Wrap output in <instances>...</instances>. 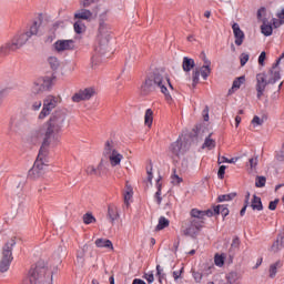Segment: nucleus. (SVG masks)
I'll list each match as a JSON object with an SVG mask.
<instances>
[{
    "instance_id": "nucleus-1",
    "label": "nucleus",
    "mask_w": 284,
    "mask_h": 284,
    "mask_svg": "<svg viewBox=\"0 0 284 284\" xmlns=\"http://www.w3.org/2000/svg\"><path fill=\"white\" fill-rule=\"evenodd\" d=\"M67 116L68 114L62 109H57L52 112L43 128L31 133L33 143H37L41 138H43L41 145L44 148H50L52 141L54 143L59 142V134H61V132H63V128H65Z\"/></svg>"
},
{
    "instance_id": "nucleus-2",
    "label": "nucleus",
    "mask_w": 284,
    "mask_h": 284,
    "mask_svg": "<svg viewBox=\"0 0 284 284\" xmlns=\"http://www.w3.org/2000/svg\"><path fill=\"white\" fill-rule=\"evenodd\" d=\"M168 85L171 90H174V87L172 85V82H170V78H168L165 71L162 69H154L148 73L141 85V92L148 97V94H152V92L160 90V92L164 94L165 101H168V103H172V95L170 94V91H168Z\"/></svg>"
},
{
    "instance_id": "nucleus-3",
    "label": "nucleus",
    "mask_w": 284,
    "mask_h": 284,
    "mask_svg": "<svg viewBox=\"0 0 284 284\" xmlns=\"http://www.w3.org/2000/svg\"><path fill=\"white\" fill-rule=\"evenodd\" d=\"M37 34H39V22L33 21L32 26L28 31L14 36L10 42L0 47V59L3 57H8V54H10L11 52L23 48V45H26V43H28V41L32 37H37Z\"/></svg>"
},
{
    "instance_id": "nucleus-4",
    "label": "nucleus",
    "mask_w": 284,
    "mask_h": 284,
    "mask_svg": "<svg viewBox=\"0 0 284 284\" xmlns=\"http://www.w3.org/2000/svg\"><path fill=\"white\" fill-rule=\"evenodd\" d=\"M48 150L49 146L41 144L38 156L33 163V166L28 172L29 181H37L44 174V165H48Z\"/></svg>"
},
{
    "instance_id": "nucleus-5",
    "label": "nucleus",
    "mask_w": 284,
    "mask_h": 284,
    "mask_svg": "<svg viewBox=\"0 0 284 284\" xmlns=\"http://www.w3.org/2000/svg\"><path fill=\"white\" fill-rule=\"evenodd\" d=\"M48 275V266L45 262L39 261L28 272V275L22 280L21 284H39Z\"/></svg>"
},
{
    "instance_id": "nucleus-6",
    "label": "nucleus",
    "mask_w": 284,
    "mask_h": 284,
    "mask_svg": "<svg viewBox=\"0 0 284 284\" xmlns=\"http://www.w3.org/2000/svg\"><path fill=\"white\" fill-rule=\"evenodd\" d=\"M16 245H17V237H11L3 244L2 257L0 260L1 274H6V272L10 270V265H12V261H14V256H12V250H14Z\"/></svg>"
},
{
    "instance_id": "nucleus-7",
    "label": "nucleus",
    "mask_w": 284,
    "mask_h": 284,
    "mask_svg": "<svg viewBox=\"0 0 284 284\" xmlns=\"http://www.w3.org/2000/svg\"><path fill=\"white\" fill-rule=\"evenodd\" d=\"M110 24L105 23V20L103 18H100L99 20V29H98V45L95 47L97 52H101V50H105L108 48V44L110 43Z\"/></svg>"
},
{
    "instance_id": "nucleus-8",
    "label": "nucleus",
    "mask_w": 284,
    "mask_h": 284,
    "mask_svg": "<svg viewBox=\"0 0 284 284\" xmlns=\"http://www.w3.org/2000/svg\"><path fill=\"white\" fill-rule=\"evenodd\" d=\"M57 105H59V98L54 95H48L43 100V106L41 112L39 113L38 119L43 120L45 119V116H50V112H52L54 108H57Z\"/></svg>"
},
{
    "instance_id": "nucleus-9",
    "label": "nucleus",
    "mask_w": 284,
    "mask_h": 284,
    "mask_svg": "<svg viewBox=\"0 0 284 284\" xmlns=\"http://www.w3.org/2000/svg\"><path fill=\"white\" fill-rule=\"evenodd\" d=\"M57 79V75L54 73L52 75H45L41 81H37L33 83V87L31 89L33 94H40V92H44V90H50L52 88V81Z\"/></svg>"
},
{
    "instance_id": "nucleus-10",
    "label": "nucleus",
    "mask_w": 284,
    "mask_h": 284,
    "mask_svg": "<svg viewBox=\"0 0 284 284\" xmlns=\"http://www.w3.org/2000/svg\"><path fill=\"white\" fill-rule=\"evenodd\" d=\"M270 84V80L267 79V73L262 72L256 74V84L255 90L257 92L256 98L261 99L265 92V88H267Z\"/></svg>"
},
{
    "instance_id": "nucleus-11",
    "label": "nucleus",
    "mask_w": 284,
    "mask_h": 284,
    "mask_svg": "<svg viewBox=\"0 0 284 284\" xmlns=\"http://www.w3.org/2000/svg\"><path fill=\"white\" fill-rule=\"evenodd\" d=\"M94 88H87L84 90H80L75 94L72 95L73 103H81V101H90L91 98L94 97Z\"/></svg>"
},
{
    "instance_id": "nucleus-12",
    "label": "nucleus",
    "mask_w": 284,
    "mask_h": 284,
    "mask_svg": "<svg viewBox=\"0 0 284 284\" xmlns=\"http://www.w3.org/2000/svg\"><path fill=\"white\" fill-rule=\"evenodd\" d=\"M55 52H65L67 50H74V40H58L53 43Z\"/></svg>"
},
{
    "instance_id": "nucleus-13",
    "label": "nucleus",
    "mask_w": 284,
    "mask_h": 284,
    "mask_svg": "<svg viewBox=\"0 0 284 284\" xmlns=\"http://www.w3.org/2000/svg\"><path fill=\"white\" fill-rule=\"evenodd\" d=\"M232 30L235 39V45H243V41H245V32L241 30V26L239 23L234 22L232 24Z\"/></svg>"
},
{
    "instance_id": "nucleus-14",
    "label": "nucleus",
    "mask_w": 284,
    "mask_h": 284,
    "mask_svg": "<svg viewBox=\"0 0 284 284\" xmlns=\"http://www.w3.org/2000/svg\"><path fill=\"white\" fill-rule=\"evenodd\" d=\"M202 55H203L204 65L201 67L200 74L204 81H207V77L212 74V69L210 68V65H212V61L207 59V57L205 55V52H202Z\"/></svg>"
},
{
    "instance_id": "nucleus-15",
    "label": "nucleus",
    "mask_w": 284,
    "mask_h": 284,
    "mask_svg": "<svg viewBox=\"0 0 284 284\" xmlns=\"http://www.w3.org/2000/svg\"><path fill=\"white\" fill-rule=\"evenodd\" d=\"M239 252H241V237L235 235L232 240L231 247L229 248V258L233 261Z\"/></svg>"
},
{
    "instance_id": "nucleus-16",
    "label": "nucleus",
    "mask_w": 284,
    "mask_h": 284,
    "mask_svg": "<svg viewBox=\"0 0 284 284\" xmlns=\"http://www.w3.org/2000/svg\"><path fill=\"white\" fill-rule=\"evenodd\" d=\"M26 125V119H17V116H12L9 123V130L11 132H19V130L23 129Z\"/></svg>"
},
{
    "instance_id": "nucleus-17",
    "label": "nucleus",
    "mask_w": 284,
    "mask_h": 284,
    "mask_svg": "<svg viewBox=\"0 0 284 284\" xmlns=\"http://www.w3.org/2000/svg\"><path fill=\"white\" fill-rule=\"evenodd\" d=\"M183 149V139L181 136L178 140L170 144L169 151L173 156H181V150Z\"/></svg>"
},
{
    "instance_id": "nucleus-18",
    "label": "nucleus",
    "mask_w": 284,
    "mask_h": 284,
    "mask_svg": "<svg viewBox=\"0 0 284 284\" xmlns=\"http://www.w3.org/2000/svg\"><path fill=\"white\" fill-rule=\"evenodd\" d=\"M119 209L112 204L108 206L106 219L111 225H114V221H119Z\"/></svg>"
},
{
    "instance_id": "nucleus-19",
    "label": "nucleus",
    "mask_w": 284,
    "mask_h": 284,
    "mask_svg": "<svg viewBox=\"0 0 284 284\" xmlns=\"http://www.w3.org/2000/svg\"><path fill=\"white\" fill-rule=\"evenodd\" d=\"M109 161L112 168H116V165H121V161H123V155L119 153V151L113 150V153L109 155Z\"/></svg>"
},
{
    "instance_id": "nucleus-20",
    "label": "nucleus",
    "mask_w": 284,
    "mask_h": 284,
    "mask_svg": "<svg viewBox=\"0 0 284 284\" xmlns=\"http://www.w3.org/2000/svg\"><path fill=\"white\" fill-rule=\"evenodd\" d=\"M251 207L253 212H263V201L261 196L254 194L253 199L251 200Z\"/></svg>"
},
{
    "instance_id": "nucleus-21",
    "label": "nucleus",
    "mask_w": 284,
    "mask_h": 284,
    "mask_svg": "<svg viewBox=\"0 0 284 284\" xmlns=\"http://www.w3.org/2000/svg\"><path fill=\"white\" fill-rule=\"evenodd\" d=\"M92 18V11L88 9H81L74 13V19H80L81 21H89Z\"/></svg>"
},
{
    "instance_id": "nucleus-22",
    "label": "nucleus",
    "mask_w": 284,
    "mask_h": 284,
    "mask_svg": "<svg viewBox=\"0 0 284 284\" xmlns=\"http://www.w3.org/2000/svg\"><path fill=\"white\" fill-rule=\"evenodd\" d=\"M268 74H270L268 83L271 85H274L277 83V81H281V70L270 69Z\"/></svg>"
},
{
    "instance_id": "nucleus-23",
    "label": "nucleus",
    "mask_w": 284,
    "mask_h": 284,
    "mask_svg": "<svg viewBox=\"0 0 284 284\" xmlns=\"http://www.w3.org/2000/svg\"><path fill=\"white\" fill-rule=\"evenodd\" d=\"M95 246L105 247L106 250H114V245L112 244V241L103 237L95 240Z\"/></svg>"
},
{
    "instance_id": "nucleus-24",
    "label": "nucleus",
    "mask_w": 284,
    "mask_h": 284,
    "mask_svg": "<svg viewBox=\"0 0 284 284\" xmlns=\"http://www.w3.org/2000/svg\"><path fill=\"white\" fill-rule=\"evenodd\" d=\"M194 65H196V63L194 62V59L189 58V57L183 58L182 68H183L184 72H191L193 70Z\"/></svg>"
},
{
    "instance_id": "nucleus-25",
    "label": "nucleus",
    "mask_w": 284,
    "mask_h": 284,
    "mask_svg": "<svg viewBox=\"0 0 284 284\" xmlns=\"http://www.w3.org/2000/svg\"><path fill=\"white\" fill-rule=\"evenodd\" d=\"M201 230L196 229V226H193V224H189V226L183 231L184 236H191L194 239V236H199V233Z\"/></svg>"
},
{
    "instance_id": "nucleus-26",
    "label": "nucleus",
    "mask_w": 284,
    "mask_h": 284,
    "mask_svg": "<svg viewBox=\"0 0 284 284\" xmlns=\"http://www.w3.org/2000/svg\"><path fill=\"white\" fill-rule=\"evenodd\" d=\"M261 32L262 34H264V37H272L274 32V27L272 26V23H266L265 21H263L261 26Z\"/></svg>"
},
{
    "instance_id": "nucleus-27",
    "label": "nucleus",
    "mask_w": 284,
    "mask_h": 284,
    "mask_svg": "<svg viewBox=\"0 0 284 284\" xmlns=\"http://www.w3.org/2000/svg\"><path fill=\"white\" fill-rule=\"evenodd\" d=\"M152 123H154V111H152V109H146L144 114V124L148 128H152Z\"/></svg>"
},
{
    "instance_id": "nucleus-28",
    "label": "nucleus",
    "mask_w": 284,
    "mask_h": 284,
    "mask_svg": "<svg viewBox=\"0 0 284 284\" xmlns=\"http://www.w3.org/2000/svg\"><path fill=\"white\" fill-rule=\"evenodd\" d=\"M201 132H203V124H195L192 131L189 133V136L192 140H197L201 136Z\"/></svg>"
},
{
    "instance_id": "nucleus-29",
    "label": "nucleus",
    "mask_w": 284,
    "mask_h": 284,
    "mask_svg": "<svg viewBox=\"0 0 284 284\" xmlns=\"http://www.w3.org/2000/svg\"><path fill=\"white\" fill-rule=\"evenodd\" d=\"M245 83V75H241L233 81L232 88L229 90V94H232L233 90H240L241 85Z\"/></svg>"
},
{
    "instance_id": "nucleus-30",
    "label": "nucleus",
    "mask_w": 284,
    "mask_h": 284,
    "mask_svg": "<svg viewBox=\"0 0 284 284\" xmlns=\"http://www.w3.org/2000/svg\"><path fill=\"white\" fill-rule=\"evenodd\" d=\"M106 50H108V48L102 49L101 52L95 50V54H93L91 58L92 68H94V65H97L98 63H101V57H103V54H105Z\"/></svg>"
},
{
    "instance_id": "nucleus-31",
    "label": "nucleus",
    "mask_w": 284,
    "mask_h": 284,
    "mask_svg": "<svg viewBox=\"0 0 284 284\" xmlns=\"http://www.w3.org/2000/svg\"><path fill=\"white\" fill-rule=\"evenodd\" d=\"M234 199H236V192H232L229 194H222V195L217 196L216 203H225L227 201H234Z\"/></svg>"
},
{
    "instance_id": "nucleus-32",
    "label": "nucleus",
    "mask_w": 284,
    "mask_h": 284,
    "mask_svg": "<svg viewBox=\"0 0 284 284\" xmlns=\"http://www.w3.org/2000/svg\"><path fill=\"white\" fill-rule=\"evenodd\" d=\"M165 227H170V220L165 216H161L158 225L155 226V232H161V230H165Z\"/></svg>"
},
{
    "instance_id": "nucleus-33",
    "label": "nucleus",
    "mask_w": 284,
    "mask_h": 284,
    "mask_svg": "<svg viewBox=\"0 0 284 284\" xmlns=\"http://www.w3.org/2000/svg\"><path fill=\"white\" fill-rule=\"evenodd\" d=\"M211 136L212 133H210L209 136L205 138L204 143L202 144V150H205V148H207V150H214V148H216V141L211 139Z\"/></svg>"
},
{
    "instance_id": "nucleus-34",
    "label": "nucleus",
    "mask_w": 284,
    "mask_h": 284,
    "mask_svg": "<svg viewBox=\"0 0 284 284\" xmlns=\"http://www.w3.org/2000/svg\"><path fill=\"white\" fill-rule=\"evenodd\" d=\"M156 192L154 194V199H156V203L158 205H161L163 197H161V190L163 187V185L161 184V176H159V179L156 180Z\"/></svg>"
},
{
    "instance_id": "nucleus-35",
    "label": "nucleus",
    "mask_w": 284,
    "mask_h": 284,
    "mask_svg": "<svg viewBox=\"0 0 284 284\" xmlns=\"http://www.w3.org/2000/svg\"><path fill=\"white\" fill-rule=\"evenodd\" d=\"M190 214H191V219H197L199 221H205L204 211H201L199 209H192Z\"/></svg>"
},
{
    "instance_id": "nucleus-36",
    "label": "nucleus",
    "mask_w": 284,
    "mask_h": 284,
    "mask_svg": "<svg viewBox=\"0 0 284 284\" xmlns=\"http://www.w3.org/2000/svg\"><path fill=\"white\" fill-rule=\"evenodd\" d=\"M48 63H49L51 70H53V71L59 70V68L61 65V62L59 61V58H57V57H49Z\"/></svg>"
},
{
    "instance_id": "nucleus-37",
    "label": "nucleus",
    "mask_w": 284,
    "mask_h": 284,
    "mask_svg": "<svg viewBox=\"0 0 284 284\" xmlns=\"http://www.w3.org/2000/svg\"><path fill=\"white\" fill-rule=\"evenodd\" d=\"M226 281L230 284H239V273H236V271H231L226 274Z\"/></svg>"
},
{
    "instance_id": "nucleus-38",
    "label": "nucleus",
    "mask_w": 284,
    "mask_h": 284,
    "mask_svg": "<svg viewBox=\"0 0 284 284\" xmlns=\"http://www.w3.org/2000/svg\"><path fill=\"white\" fill-rule=\"evenodd\" d=\"M73 28H74L75 34H83L85 30V24L81 20H78L74 22Z\"/></svg>"
},
{
    "instance_id": "nucleus-39",
    "label": "nucleus",
    "mask_w": 284,
    "mask_h": 284,
    "mask_svg": "<svg viewBox=\"0 0 284 284\" xmlns=\"http://www.w3.org/2000/svg\"><path fill=\"white\" fill-rule=\"evenodd\" d=\"M83 223L84 225H92V223H97V217L92 213H85L83 215Z\"/></svg>"
},
{
    "instance_id": "nucleus-40",
    "label": "nucleus",
    "mask_w": 284,
    "mask_h": 284,
    "mask_svg": "<svg viewBox=\"0 0 284 284\" xmlns=\"http://www.w3.org/2000/svg\"><path fill=\"white\" fill-rule=\"evenodd\" d=\"M281 265V262H275L274 264L270 265V278H274L278 272V266Z\"/></svg>"
},
{
    "instance_id": "nucleus-41",
    "label": "nucleus",
    "mask_w": 284,
    "mask_h": 284,
    "mask_svg": "<svg viewBox=\"0 0 284 284\" xmlns=\"http://www.w3.org/2000/svg\"><path fill=\"white\" fill-rule=\"evenodd\" d=\"M112 143H113L112 140L111 141L108 140L105 142V145H104V155L105 156L113 154L114 150H116V149H114V145H112Z\"/></svg>"
},
{
    "instance_id": "nucleus-42",
    "label": "nucleus",
    "mask_w": 284,
    "mask_h": 284,
    "mask_svg": "<svg viewBox=\"0 0 284 284\" xmlns=\"http://www.w3.org/2000/svg\"><path fill=\"white\" fill-rule=\"evenodd\" d=\"M200 78H201V71L199 69L193 70L192 72L193 88H196V85H199Z\"/></svg>"
},
{
    "instance_id": "nucleus-43",
    "label": "nucleus",
    "mask_w": 284,
    "mask_h": 284,
    "mask_svg": "<svg viewBox=\"0 0 284 284\" xmlns=\"http://www.w3.org/2000/svg\"><path fill=\"white\" fill-rule=\"evenodd\" d=\"M214 263L216 267H223V265H225V256L216 253L214 256Z\"/></svg>"
},
{
    "instance_id": "nucleus-44",
    "label": "nucleus",
    "mask_w": 284,
    "mask_h": 284,
    "mask_svg": "<svg viewBox=\"0 0 284 284\" xmlns=\"http://www.w3.org/2000/svg\"><path fill=\"white\" fill-rule=\"evenodd\" d=\"M95 170L98 171V176H104V174H108V169L105 168V164H103V160L100 161Z\"/></svg>"
},
{
    "instance_id": "nucleus-45",
    "label": "nucleus",
    "mask_w": 284,
    "mask_h": 284,
    "mask_svg": "<svg viewBox=\"0 0 284 284\" xmlns=\"http://www.w3.org/2000/svg\"><path fill=\"white\" fill-rule=\"evenodd\" d=\"M205 223V221L203 220H196V219H192L190 221V224L193 225L196 230H203V224Z\"/></svg>"
},
{
    "instance_id": "nucleus-46",
    "label": "nucleus",
    "mask_w": 284,
    "mask_h": 284,
    "mask_svg": "<svg viewBox=\"0 0 284 284\" xmlns=\"http://www.w3.org/2000/svg\"><path fill=\"white\" fill-rule=\"evenodd\" d=\"M275 159L280 162H284V143L282 144L281 149L278 151H275Z\"/></svg>"
},
{
    "instance_id": "nucleus-47",
    "label": "nucleus",
    "mask_w": 284,
    "mask_h": 284,
    "mask_svg": "<svg viewBox=\"0 0 284 284\" xmlns=\"http://www.w3.org/2000/svg\"><path fill=\"white\" fill-rule=\"evenodd\" d=\"M265 183H267V178L263 175L257 176L255 180V186L257 187H265Z\"/></svg>"
},
{
    "instance_id": "nucleus-48",
    "label": "nucleus",
    "mask_w": 284,
    "mask_h": 284,
    "mask_svg": "<svg viewBox=\"0 0 284 284\" xmlns=\"http://www.w3.org/2000/svg\"><path fill=\"white\" fill-rule=\"evenodd\" d=\"M247 61H250V54L241 53V55H240V64H241L242 68L245 67Z\"/></svg>"
},
{
    "instance_id": "nucleus-49",
    "label": "nucleus",
    "mask_w": 284,
    "mask_h": 284,
    "mask_svg": "<svg viewBox=\"0 0 284 284\" xmlns=\"http://www.w3.org/2000/svg\"><path fill=\"white\" fill-rule=\"evenodd\" d=\"M225 170H227V166L225 165H221L217 170V179H220L221 181L225 179Z\"/></svg>"
},
{
    "instance_id": "nucleus-50",
    "label": "nucleus",
    "mask_w": 284,
    "mask_h": 284,
    "mask_svg": "<svg viewBox=\"0 0 284 284\" xmlns=\"http://www.w3.org/2000/svg\"><path fill=\"white\" fill-rule=\"evenodd\" d=\"M220 214L222 215L223 219H225L226 216H230V209L227 204H222Z\"/></svg>"
},
{
    "instance_id": "nucleus-51",
    "label": "nucleus",
    "mask_w": 284,
    "mask_h": 284,
    "mask_svg": "<svg viewBox=\"0 0 284 284\" xmlns=\"http://www.w3.org/2000/svg\"><path fill=\"white\" fill-rule=\"evenodd\" d=\"M134 194V192L131 190L125 191L124 193V203L125 205H130V200L132 199V195Z\"/></svg>"
},
{
    "instance_id": "nucleus-52",
    "label": "nucleus",
    "mask_w": 284,
    "mask_h": 284,
    "mask_svg": "<svg viewBox=\"0 0 284 284\" xmlns=\"http://www.w3.org/2000/svg\"><path fill=\"white\" fill-rule=\"evenodd\" d=\"M156 276H159V283H163V278H165V274L161 268V265H156Z\"/></svg>"
},
{
    "instance_id": "nucleus-53",
    "label": "nucleus",
    "mask_w": 284,
    "mask_h": 284,
    "mask_svg": "<svg viewBox=\"0 0 284 284\" xmlns=\"http://www.w3.org/2000/svg\"><path fill=\"white\" fill-rule=\"evenodd\" d=\"M265 59H267V53H265V51H262L257 59L258 65H261L262 68L265 65Z\"/></svg>"
},
{
    "instance_id": "nucleus-54",
    "label": "nucleus",
    "mask_w": 284,
    "mask_h": 284,
    "mask_svg": "<svg viewBox=\"0 0 284 284\" xmlns=\"http://www.w3.org/2000/svg\"><path fill=\"white\" fill-rule=\"evenodd\" d=\"M284 59V52L280 55V58L276 59V61L273 63L271 70H281L278 69V65H281V61Z\"/></svg>"
},
{
    "instance_id": "nucleus-55",
    "label": "nucleus",
    "mask_w": 284,
    "mask_h": 284,
    "mask_svg": "<svg viewBox=\"0 0 284 284\" xmlns=\"http://www.w3.org/2000/svg\"><path fill=\"white\" fill-rule=\"evenodd\" d=\"M87 174L89 176H98V171H97V168L90 165L87 168Z\"/></svg>"
},
{
    "instance_id": "nucleus-56",
    "label": "nucleus",
    "mask_w": 284,
    "mask_h": 284,
    "mask_svg": "<svg viewBox=\"0 0 284 284\" xmlns=\"http://www.w3.org/2000/svg\"><path fill=\"white\" fill-rule=\"evenodd\" d=\"M10 94V89H2L0 91V105L3 103V99Z\"/></svg>"
},
{
    "instance_id": "nucleus-57",
    "label": "nucleus",
    "mask_w": 284,
    "mask_h": 284,
    "mask_svg": "<svg viewBox=\"0 0 284 284\" xmlns=\"http://www.w3.org/2000/svg\"><path fill=\"white\" fill-rule=\"evenodd\" d=\"M148 182L152 183V179H154V174L152 173V162H150V168H146Z\"/></svg>"
},
{
    "instance_id": "nucleus-58",
    "label": "nucleus",
    "mask_w": 284,
    "mask_h": 284,
    "mask_svg": "<svg viewBox=\"0 0 284 284\" xmlns=\"http://www.w3.org/2000/svg\"><path fill=\"white\" fill-rule=\"evenodd\" d=\"M280 200L275 199L274 201H271L268 203V210H271V212H274V210H276L277 205H278Z\"/></svg>"
},
{
    "instance_id": "nucleus-59",
    "label": "nucleus",
    "mask_w": 284,
    "mask_h": 284,
    "mask_svg": "<svg viewBox=\"0 0 284 284\" xmlns=\"http://www.w3.org/2000/svg\"><path fill=\"white\" fill-rule=\"evenodd\" d=\"M100 0H81V4L83 6V8H90V6H92V3H97Z\"/></svg>"
},
{
    "instance_id": "nucleus-60",
    "label": "nucleus",
    "mask_w": 284,
    "mask_h": 284,
    "mask_svg": "<svg viewBox=\"0 0 284 284\" xmlns=\"http://www.w3.org/2000/svg\"><path fill=\"white\" fill-rule=\"evenodd\" d=\"M144 278H145V281H148L149 284L154 283V273H152V272L151 273H145Z\"/></svg>"
},
{
    "instance_id": "nucleus-61",
    "label": "nucleus",
    "mask_w": 284,
    "mask_h": 284,
    "mask_svg": "<svg viewBox=\"0 0 284 284\" xmlns=\"http://www.w3.org/2000/svg\"><path fill=\"white\" fill-rule=\"evenodd\" d=\"M219 163H236V160L234 158L227 159L225 156H222L219 159Z\"/></svg>"
},
{
    "instance_id": "nucleus-62",
    "label": "nucleus",
    "mask_w": 284,
    "mask_h": 284,
    "mask_svg": "<svg viewBox=\"0 0 284 284\" xmlns=\"http://www.w3.org/2000/svg\"><path fill=\"white\" fill-rule=\"evenodd\" d=\"M41 105H42L41 100H38V101L33 102L31 110L37 112V111L41 110Z\"/></svg>"
},
{
    "instance_id": "nucleus-63",
    "label": "nucleus",
    "mask_w": 284,
    "mask_h": 284,
    "mask_svg": "<svg viewBox=\"0 0 284 284\" xmlns=\"http://www.w3.org/2000/svg\"><path fill=\"white\" fill-rule=\"evenodd\" d=\"M222 206H223V204H217V205L213 206V215L214 216H219V214H221Z\"/></svg>"
},
{
    "instance_id": "nucleus-64",
    "label": "nucleus",
    "mask_w": 284,
    "mask_h": 284,
    "mask_svg": "<svg viewBox=\"0 0 284 284\" xmlns=\"http://www.w3.org/2000/svg\"><path fill=\"white\" fill-rule=\"evenodd\" d=\"M172 179H175V182L173 181L175 185H181V183H183V178L179 176L176 173L173 174Z\"/></svg>"
}]
</instances>
